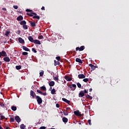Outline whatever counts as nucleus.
<instances>
[{
  "instance_id": "obj_25",
  "label": "nucleus",
  "mask_w": 129,
  "mask_h": 129,
  "mask_svg": "<svg viewBox=\"0 0 129 129\" xmlns=\"http://www.w3.org/2000/svg\"><path fill=\"white\" fill-rule=\"evenodd\" d=\"M21 129H25L26 127V125H25L24 124H22L20 125Z\"/></svg>"
},
{
  "instance_id": "obj_19",
  "label": "nucleus",
  "mask_w": 129,
  "mask_h": 129,
  "mask_svg": "<svg viewBox=\"0 0 129 129\" xmlns=\"http://www.w3.org/2000/svg\"><path fill=\"white\" fill-rule=\"evenodd\" d=\"M62 101H63L64 102H65L66 103H67L68 104H69L70 103V102H71L70 101L67 100L66 98H62Z\"/></svg>"
},
{
  "instance_id": "obj_3",
  "label": "nucleus",
  "mask_w": 129,
  "mask_h": 129,
  "mask_svg": "<svg viewBox=\"0 0 129 129\" xmlns=\"http://www.w3.org/2000/svg\"><path fill=\"white\" fill-rule=\"evenodd\" d=\"M89 66L91 68V71L92 72L93 71H94L96 70V68H98V67L97 66H94L92 64H89Z\"/></svg>"
},
{
  "instance_id": "obj_48",
  "label": "nucleus",
  "mask_w": 129,
  "mask_h": 129,
  "mask_svg": "<svg viewBox=\"0 0 129 129\" xmlns=\"http://www.w3.org/2000/svg\"><path fill=\"white\" fill-rule=\"evenodd\" d=\"M84 93H88V90H87L86 89H85L83 91Z\"/></svg>"
},
{
  "instance_id": "obj_37",
  "label": "nucleus",
  "mask_w": 129,
  "mask_h": 129,
  "mask_svg": "<svg viewBox=\"0 0 129 129\" xmlns=\"http://www.w3.org/2000/svg\"><path fill=\"white\" fill-rule=\"evenodd\" d=\"M36 91H37V93H39L41 95L42 94H43V92L42 91H41L40 90H37Z\"/></svg>"
},
{
  "instance_id": "obj_11",
  "label": "nucleus",
  "mask_w": 129,
  "mask_h": 129,
  "mask_svg": "<svg viewBox=\"0 0 129 129\" xmlns=\"http://www.w3.org/2000/svg\"><path fill=\"white\" fill-rule=\"evenodd\" d=\"M15 119L17 122H20L21 121V118L19 116H15Z\"/></svg>"
},
{
  "instance_id": "obj_8",
  "label": "nucleus",
  "mask_w": 129,
  "mask_h": 129,
  "mask_svg": "<svg viewBox=\"0 0 129 129\" xmlns=\"http://www.w3.org/2000/svg\"><path fill=\"white\" fill-rule=\"evenodd\" d=\"M29 23H30V26H31L32 27H35L36 26V23H35V22H32V21H29Z\"/></svg>"
},
{
  "instance_id": "obj_44",
  "label": "nucleus",
  "mask_w": 129,
  "mask_h": 129,
  "mask_svg": "<svg viewBox=\"0 0 129 129\" xmlns=\"http://www.w3.org/2000/svg\"><path fill=\"white\" fill-rule=\"evenodd\" d=\"M55 59L57 60L58 61L60 60L61 59V57L60 56H57L55 57Z\"/></svg>"
},
{
  "instance_id": "obj_12",
  "label": "nucleus",
  "mask_w": 129,
  "mask_h": 129,
  "mask_svg": "<svg viewBox=\"0 0 129 129\" xmlns=\"http://www.w3.org/2000/svg\"><path fill=\"white\" fill-rule=\"evenodd\" d=\"M33 43H35V44L40 45L41 43L39 40H34Z\"/></svg>"
},
{
  "instance_id": "obj_46",
  "label": "nucleus",
  "mask_w": 129,
  "mask_h": 129,
  "mask_svg": "<svg viewBox=\"0 0 129 129\" xmlns=\"http://www.w3.org/2000/svg\"><path fill=\"white\" fill-rule=\"evenodd\" d=\"M0 117H1V119H0V120H1H1H3V119H4L5 118H6V117H5L4 116H3V115H1Z\"/></svg>"
},
{
  "instance_id": "obj_62",
  "label": "nucleus",
  "mask_w": 129,
  "mask_h": 129,
  "mask_svg": "<svg viewBox=\"0 0 129 129\" xmlns=\"http://www.w3.org/2000/svg\"><path fill=\"white\" fill-rule=\"evenodd\" d=\"M6 128H5V129H9L10 128V127L9 126H6Z\"/></svg>"
},
{
  "instance_id": "obj_61",
  "label": "nucleus",
  "mask_w": 129,
  "mask_h": 129,
  "mask_svg": "<svg viewBox=\"0 0 129 129\" xmlns=\"http://www.w3.org/2000/svg\"><path fill=\"white\" fill-rule=\"evenodd\" d=\"M92 90H93V89H92V88H90V89H89V92H91L92 91Z\"/></svg>"
},
{
  "instance_id": "obj_35",
  "label": "nucleus",
  "mask_w": 129,
  "mask_h": 129,
  "mask_svg": "<svg viewBox=\"0 0 129 129\" xmlns=\"http://www.w3.org/2000/svg\"><path fill=\"white\" fill-rule=\"evenodd\" d=\"M77 85L78 88H81L82 87V85L80 83H77Z\"/></svg>"
},
{
  "instance_id": "obj_20",
  "label": "nucleus",
  "mask_w": 129,
  "mask_h": 129,
  "mask_svg": "<svg viewBox=\"0 0 129 129\" xmlns=\"http://www.w3.org/2000/svg\"><path fill=\"white\" fill-rule=\"evenodd\" d=\"M22 48L24 50H25L26 51H30V49L25 46H22Z\"/></svg>"
},
{
  "instance_id": "obj_32",
  "label": "nucleus",
  "mask_w": 129,
  "mask_h": 129,
  "mask_svg": "<svg viewBox=\"0 0 129 129\" xmlns=\"http://www.w3.org/2000/svg\"><path fill=\"white\" fill-rule=\"evenodd\" d=\"M33 19H36L37 20H39L40 19V17L39 16H34L33 17Z\"/></svg>"
},
{
  "instance_id": "obj_64",
  "label": "nucleus",
  "mask_w": 129,
  "mask_h": 129,
  "mask_svg": "<svg viewBox=\"0 0 129 129\" xmlns=\"http://www.w3.org/2000/svg\"><path fill=\"white\" fill-rule=\"evenodd\" d=\"M0 129H3V127L1 125H0Z\"/></svg>"
},
{
  "instance_id": "obj_42",
  "label": "nucleus",
  "mask_w": 129,
  "mask_h": 129,
  "mask_svg": "<svg viewBox=\"0 0 129 129\" xmlns=\"http://www.w3.org/2000/svg\"><path fill=\"white\" fill-rule=\"evenodd\" d=\"M83 81L84 82H87L89 81V79L86 78V79H83Z\"/></svg>"
},
{
  "instance_id": "obj_23",
  "label": "nucleus",
  "mask_w": 129,
  "mask_h": 129,
  "mask_svg": "<svg viewBox=\"0 0 129 129\" xmlns=\"http://www.w3.org/2000/svg\"><path fill=\"white\" fill-rule=\"evenodd\" d=\"M60 62L59 61H56V60H54V66H56L57 65L59 66L60 65Z\"/></svg>"
},
{
  "instance_id": "obj_1",
  "label": "nucleus",
  "mask_w": 129,
  "mask_h": 129,
  "mask_svg": "<svg viewBox=\"0 0 129 129\" xmlns=\"http://www.w3.org/2000/svg\"><path fill=\"white\" fill-rule=\"evenodd\" d=\"M68 87L70 88L71 91H74L76 90L77 88V85L76 84H72L68 85Z\"/></svg>"
},
{
  "instance_id": "obj_4",
  "label": "nucleus",
  "mask_w": 129,
  "mask_h": 129,
  "mask_svg": "<svg viewBox=\"0 0 129 129\" xmlns=\"http://www.w3.org/2000/svg\"><path fill=\"white\" fill-rule=\"evenodd\" d=\"M85 49V47L84 46H82L80 47H78L76 48V51H77L79 50V51H83Z\"/></svg>"
},
{
  "instance_id": "obj_58",
  "label": "nucleus",
  "mask_w": 129,
  "mask_h": 129,
  "mask_svg": "<svg viewBox=\"0 0 129 129\" xmlns=\"http://www.w3.org/2000/svg\"><path fill=\"white\" fill-rule=\"evenodd\" d=\"M32 14L34 15V16H37V14L36 13H32Z\"/></svg>"
},
{
  "instance_id": "obj_34",
  "label": "nucleus",
  "mask_w": 129,
  "mask_h": 129,
  "mask_svg": "<svg viewBox=\"0 0 129 129\" xmlns=\"http://www.w3.org/2000/svg\"><path fill=\"white\" fill-rule=\"evenodd\" d=\"M43 75H44V71H41V72L39 73L40 77H42Z\"/></svg>"
},
{
  "instance_id": "obj_52",
  "label": "nucleus",
  "mask_w": 129,
  "mask_h": 129,
  "mask_svg": "<svg viewBox=\"0 0 129 129\" xmlns=\"http://www.w3.org/2000/svg\"><path fill=\"white\" fill-rule=\"evenodd\" d=\"M59 106H59V104L58 103H57V104H56V107L59 108Z\"/></svg>"
},
{
  "instance_id": "obj_31",
  "label": "nucleus",
  "mask_w": 129,
  "mask_h": 129,
  "mask_svg": "<svg viewBox=\"0 0 129 129\" xmlns=\"http://www.w3.org/2000/svg\"><path fill=\"white\" fill-rule=\"evenodd\" d=\"M40 88L43 90V91H46V88L44 86H42L41 87H40Z\"/></svg>"
},
{
  "instance_id": "obj_27",
  "label": "nucleus",
  "mask_w": 129,
  "mask_h": 129,
  "mask_svg": "<svg viewBox=\"0 0 129 129\" xmlns=\"http://www.w3.org/2000/svg\"><path fill=\"white\" fill-rule=\"evenodd\" d=\"M15 68H16V70H19L22 69V66H16Z\"/></svg>"
},
{
  "instance_id": "obj_60",
  "label": "nucleus",
  "mask_w": 129,
  "mask_h": 129,
  "mask_svg": "<svg viewBox=\"0 0 129 129\" xmlns=\"http://www.w3.org/2000/svg\"><path fill=\"white\" fill-rule=\"evenodd\" d=\"M2 10L6 11H7V9L6 8H3V9H2Z\"/></svg>"
},
{
  "instance_id": "obj_7",
  "label": "nucleus",
  "mask_w": 129,
  "mask_h": 129,
  "mask_svg": "<svg viewBox=\"0 0 129 129\" xmlns=\"http://www.w3.org/2000/svg\"><path fill=\"white\" fill-rule=\"evenodd\" d=\"M7 56L8 55L6 51H2V52H0V57H1L2 56Z\"/></svg>"
},
{
  "instance_id": "obj_40",
  "label": "nucleus",
  "mask_w": 129,
  "mask_h": 129,
  "mask_svg": "<svg viewBox=\"0 0 129 129\" xmlns=\"http://www.w3.org/2000/svg\"><path fill=\"white\" fill-rule=\"evenodd\" d=\"M13 8L15 10H17L18 9V6H17V5H14L13 6Z\"/></svg>"
},
{
  "instance_id": "obj_18",
  "label": "nucleus",
  "mask_w": 129,
  "mask_h": 129,
  "mask_svg": "<svg viewBox=\"0 0 129 129\" xmlns=\"http://www.w3.org/2000/svg\"><path fill=\"white\" fill-rule=\"evenodd\" d=\"M18 41H19V42L20 43H25L24 40L21 37L18 38Z\"/></svg>"
},
{
  "instance_id": "obj_17",
  "label": "nucleus",
  "mask_w": 129,
  "mask_h": 129,
  "mask_svg": "<svg viewBox=\"0 0 129 129\" xmlns=\"http://www.w3.org/2000/svg\"><path fill=\"white\" fill-rule=\"evenodd\" d=\"M62 120L63 122L64 123H67L68 122V118H67V117H63L62 118Z\"/></svg>"
},
{
  "instance_id": "obj_39",
  "label": "nucleus",
  "mask_w": 129,
  "mask_h": 129,
  "mask_svg": "<svg viewBox=\"0 0 129 129\" xmlns=\"http://www.w3.org/2000/svg\"><path fill=\"white\" fill-rule=\"evenodd\" d=\"M32 52H33L34 53H37V51L36 50V49H35V48H32Z\"/></svg>"
},
{
  "instance_id": "obj_57",
  "label": "nucleus",
  "mask_w": 129,
  "mask_h": 129,
  "mask_svg": "<svg viewBox=\"0 0 129 129\" xmlns=\"http://www.w3.org/2000/svg\"><path fill=\"white\" fill-rule=\"evenodd\" d=\"M17 12L19 13V14H22V12L20 11H17Z\"/></svg>"
},
{
  "instance_id": "obj_26",
  "label": "nucleus",
  "mask_w": 129,
  "mask_h": 129,
  "mask_svg": "<svg viewBox=\"0 0 129 129\" xmlns=\"http://www.w3.org/2000/svg\"><path fill=\"white\" fill-rule=\"evenodd\" d=\"M56 92V90L55 89H52L51 91V94L52 95H54Z\"/></svg>"
},
{
  "instance_id": "obj_45",
  "label": "nucleus",
  "mask_w": 129,
  "mask_h": 129,
  "mask_svg": "<svg viewBox=\"0 0 129 129\" xmlns=\"http://www.w3.org/2000/svg\"><path fill=\"white\" fill-rule=\"evenodd\" d=\"M88 123L89 125H92V122H91V119H89L88 120Z\"/></svg>"
},
{
  "instance_id": "obj_6",
  "label": "nucleus",
  "mask_w": 129,
  "mask_h": 129,
  "mask_svg": "<svg viewBox=\"0 0 129 129\" xmlns=\"http://www.w3.org/2000/svg\"><path fill=\"white\" fill-rule=\"evenodd\" d=\"M74 113L77 116H82V114L81 112L79 111V110L75 111L74 112Z\"/></svg>"
},
{
  "instance_id": "obj_10",
  "label": "nucleus",
  "mask_w": 129,
  "mask_h": 129,
  "mask_svg": "<svg viewBox=\"0 0 129 129\" xmlns=\"http://www.w3.org/2000/svg\"><path fill=\"white\" fill-rule=\"evenodd\" d=\"M3 60L5 61V62H10L11 59L9 57L6 56L5 57L3 58Z\"/></svg>"
},
{
  "instance_id": "obj_41",
  "label": "nucleus",
  "mask_w": 129,
  "mask_h": 129,
  "mask_svg": "<svg viewBox=\"0 0 129 129\" xmlns=\"http://www.w3.org/2000/svg\"><path fill=\"white\" fill-rule=\"evenodd\" d=\"M28 54V53L27 52H22V55H27Z\"/></svg>"
},
{
  "instance_id": "obj_53",
  "label": "nucleus",
  "mask_w": 129,
  "mask_h": 129,
  "mask_svg": "<svg viewBox=\"0 0 129 129\" xmlns=\"http://www.w3.org/2000/svg\"><path fill=\"white\" fill-rule=\"evenodd\" d=\"M41 95H43L44 96H46L47 95V93H42V94H41Z\"/></svg>"
},
{
  "instance_id": "obj_14",
  "label": "nucleus",
  "mask_w": 129,
  "mask_h": 129,
  "mask_svg": "<svg viewBox=\"0 0 129 129\" xmlns=\"http://www.w3.org/2000/svg\"><path fill=\"white\" fill-rule=\"evenodd\" d=\"M28 39L29 41H30L32 43H33L34 40L33 39V38L32 36H28Z\"/></svg>"
},
{
  "instance_id": "obj_22",
  "label": "nucleus",
  "mask_w": 129,
  "mask_h": 129,
  "mask_svg": "<svg viewBox=\"0 0 129 129\" xmlns=\"http://www.w3.org/2000/svg\"><path fill=\"white\" fill-rule=\"evenodd\" d=\"M27 23L25 21H22L20 22V25H26Z\"/></svg>"
},
{
  "instance_id": "obj_50",
  "label": "nucleus",
  "mask_w": 129,
  "mask_h": 129,
  "mask_svg": "<svg viewBox=\"0 0 129 129\" xmlns=\"http://www.w3.org/2000/svg\"><path fill=\"white\" fill-rule=\"evenodd\" d=\"M39 129H46L45 126H40Z\"/></svg>"
},
{
  "instance_id": "obj_9",
  "label": "nucleus",
  "mask_w": 129,
  "mask_h": 129,
  "mask_svg": "<svg viewBox=\"0 0 129 129\" xmlns=\"http://www.w3.org/2000/svg\"><path fill=\"white\" fill-rule=\"evenodd\" d=\"M85 96V93H84L83 91H81L79 93V97H83Z\"/></svg>"
},
{
  "instance_id": "obj_63",
  "label": "nucleus",
  "mask_w": 129,
  "mask_h": 129,
  "mask_svg": "<svg viewBox=\"0 0 129 129\" xmlns=\"http://www.w3.org/2000/svg\"><path fill=\"white\" fill-rule=\"evenodd\" d=\"M52 90V87H50V88L49 89V91H51Z\"/></svg>"
},
{
  "instance_id": "obj_54",
  "label": "nucleus",
  "mask_w": 129,
  "mask_h": 129,
  "mask_svg": "<svg viewBox=\"0 0 129 129\" xmlns=\"http://www.w3.org/2000/svg\"><path fill=\"white\" fill-rule=\"evenodd\" d=\"M66 109L67 110H68V111H70L71 110V108L70 107H66Z\"/></svg>"
},
{
  "instance_id": "obj_30",
  "label": "nucleus",
  "mask_w": 129,
  "mask_h": 129,
  "mask_svg": "<svg viewBox=\"0 0 129 129\" xmlns=\"http://www.w3.org/2000/svg\"><path fill=\"white\" fill-rule=\"evenodd\" d=\"M22 27L23 29H24V30H27L28 29L27 25H26V24L23 25Z\"/></svg>"
},
{
  "instance_id": "obj_29",
  "label": "nucleus",
  "mask_w": 129,
  "mask_h": 129,
  "mask_svg": "<svg viewBox=\"0 0 129 129\" xmlns=\"http://www.w3.org/2000/svg\"><path fill=\"white\" fill-rule=\"evenodd\" d=\"M11 109L13 111H15L17 110V107L13 106L11 107Z\"/></svg>"
},
{
  "instance_id": "obj_16",
  "label": "nucleus",
  "mask_w": 129,
  "mask_h": 129,
  "mask_svg": "<svg viewBox=\"0 0 129 129\" xmlns=\"http://www.w3.org/2000/svg\"><path fill=\"white\" fill-rule=\"evenodd\" d=\"M79 79H84L86 78V76L84 74H80L78 75Z\"/></svg>"
},
{
  "instance_id": "obj_21",
  "label": "nucleus",
  "mask_w": 129,
  "mask_h": 129,
  "mask_svg": "<svg viewBox=\"0 0 129 129\" xmlns=\"http://www.w3.org/2000/svg\"><path fill=\"white\" fill-rule=\"evenodd\" d=\"M55 85V82L54 81H51L49 83V86L50 87H52L54 86Z\"/></svg>"
},
{
  "instance_id": "obj_55",
  "label": "nucleus",
  "mask_w": 129,
  "mask_h": 129,
  "mask_svg": "<svg viewBox=\"0 0 129 129\" xmlns=\"http://www.w3.org/2000/svg\"><path fill=\"white\" fill-rule=\"evenodd\" d=\"M41 10H45V9L44 6H42V7H41Z\"/></svg>"
},
{
  "instance_id": "obj_5",
  "label": "nucleus",
  "mask_w": 129,
  "mask_h": 129,
  "mask_svg": "<svg viewBox=\"0 0 129 129\" xmlns=\"http://www.w3.org/2000/svg\"><path fill=\"white\" fill-rule=\"evenodd\" d=\"M30 95L32 97L33 99H35V96H36V94L33 91L31 90L30 93Z\"/></svg>"
},
{
  "instance_id": "obj_2",
  "label": "nucleus",
  "mask_w": 129,
  "mask_h": 129,
  "mask_svg": "<svg viewBox=\"0 0 129 129\" xmlns=\"http://www.w3.org/2000/svg\"><path fill=\"white\" fill-rule=\"evenodd\" d=\"M36 99L38 104H41L42 103V99L40 96H36Z\"/></svg>"
},
{
  "instance_id": "obj_49",
  "label": "nucleus",
  "mask_w": 129,
  "mask_h": 129,
  "mask_svg": "<svg viewBox=\"0 0 129 129\" xmlns=\"http://www.w3.org/2000/svg\"><path fill=\"white\" fill-rule=\"evenodd\" d=\"M26 12H32V11L30 10L29 9H27V10H26Z\"/></svg>"
},
{
  "instance_id": "obj_43",
  "label": "nucleus",
  "mask_w": 129,
  "mask_h": 129,
  "mask_svg": "<svg viewBox=\"0 0 129 129\" xmlns=\"http://www.w3.org/2000/svg\"><path fill=\"white\" fill-rule=\"evenodd\" d=\"M14 121H15L14 118L10 117V122H14Z\"/></svg>"
},
{
  "instance_id": "obj_28",
  "label": "nucleus",
  "mask_w": 129,
  "mask_h": 129,
  "mask_svg": "<svg viewBox=\"0 0 129 129\" xmlns=\"http://www.w3.org/2000/svg\"><path fill=\"white\" fill-rule=\"evenodd\" d=\"M10 33V31H6V32H5V36H8Z\"/></svg>"
},
{
  "instance_id": "obj_38",
  "label": "nucleus",
  "mask_w": 129,
  "mask_h": 129,
  "mask_svg": "<svg viewBox=\"0 0 129 129\" xmlns=\"http://www.w3.org/2000/svg\"><path fill=\"white\" fill-rule=\"evenodd\" d=\"M63 113L64 115H69V113H68V112L67 110L66 112H63Z\"/></svg>"
},
{
  "instance_id": "obj_24",
  "label": "nucleus",
  "mask_w": 129,
  "mask_h": 129,
  "mask_svg": "<svg viewBox=\"0 0 129 129\" xmlns=\"http://www.w3.org/2000/svg\"><path fill=\"white\" fill-rule=\"evenodd\" d=\"M65 79L67 81H71L72 80V78H71L70 77H68V76H65Z\"/></svg>"
},
{
  "instance_id": "obj_59",
  "label": "nucleus",
  "mask_w": 129,
  "mask_h": 129,
  "mask_svg": "<svg viewBox=\"0 0 129 129\" xmlns=\"http://www.w3.org/2000/svg\"><path fill=\"white\" fill-rule=\"evenodd\" d=\"M17 32L18 34H20L21 33V31L20 30L17 31Z\"/></svg>"
},
{
  "instance_id": "obj_33",
  "label": "nucleus",
  "mask_w": 129,
  "mask_h": 129,
  "mask_svg": "<svg viewBox=\"0 0 129 129\" xmlns=\"http://www.w3.org/2000/svg\"><path fill=\"white\" fill-rule=\"evenodd\" d=\"M86 98L87 99H90L91 100H92L93 99V97L90 96L89 95H87L86 96Z\"/></svg>"
},
{
  "instance_id": "obj_56",
  "label": "nucleus",
  "mask_w": 129,
  "mask_h": 129,
  "mask_svg": "<svg viewBox=\"0 0 129 129\" xmlns=\"http://www.w3.org/2000/svg\"><path fill=\"white\" fill-rule=\"evenodd\" d=\"M0 105H1V106H2V107H4L5 106L4 104L3 103H1V104H0Z\"/></svg>"
},
{
  "instance_id": "obj_47",
  "label": "nucleus",
  "mask_w": 129,
  "mask_h": 129,
  "mask_svg": "<svg viewBox=\"0 0 129 129\" xmlns=\"http://www.w3.org/2000/svg\"><path fill=\"white\" fill-rule=\"evenodd\" d=\"M38 39H42L43 38V36L42 35H40L38 37Z\"/></svg>"
},
{
  "instance_id": "obj_15",
  "label": "nucleus",
  "mask_w": 129,
  "mask_h": 129,
  "mask_svg": "<svg viewBox=\"0 0 129 129\" xmlns=\"http://www.w3.org/2000/svg\"><path fill=\"white\" fill-rule=\"evenodd\" d=\"M76 61L80 63V64H82L83 63L82 60L80 58H77L76 59Z\"/></svg>"
},
{
  "instance_id": "obj_13",
  "label": "nucleus",
  "mask_w": 129,
  "mask_h": 129,
  "mask_svg": "<svg viewBox=\"0 0 129 129\" xmlns=\"http://www.w3.org/2000/svg\"><path fill=\"white\" fill-rule=\"evenodd\" d=\"M17 20L18 21H21L23 20V17L22 16H19L17 18Z\"/></svg>"
},
{
  "instance_id": "obj_51",
  "label": "nucleus",
  "mask_w": 129,
  "mask_h": 129,
  "mask_svg": "<svg viewBox=\"0 0 129 129\" xmlns=\"http://www.w3.org/2000/svg\"><path fill=\"white\" fill-rule=\"evenodd\" d=\"M54 80L55 81H57V80H58V78L57 77H55L54 78Z\"/></svg>"
},
{
  "instance_id": "obj_36",
  "label": "nucleus",
  "mask_w": 129,
  "mask_h": 129,
  "mask_svg": "<svg viewBox=\"0 0 129 129\" xmlns=\"http://www.w3.org/2000/svg\"><path fill=\"white\" fill-rule=\"evenodd\" d=\"M26 15L27 16H29L30 17H33V15L32 14V13H31L30 14H29V13H27Z\"/></svg>"
}]
</instances>
